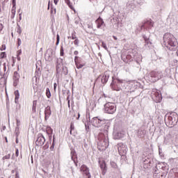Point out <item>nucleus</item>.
Segmentation results:
<instances>
[{"instance_id":"f257e3e1","label":"nucleus","mask_w":178,"mask_h":178,"mask_svg":"<svg viewBox=\"0 0 178 178\" xmlns=\"http://www.w3.org/2000/svg\"><path fill=\"white\" fill-rule=\"evenodd\" d=\"M163 44L170 51H176L178 48L177 39L172 33L164 34Z\"/></svg>"},{"instance_id":"f03ea898","label":"nucleus","mask_w":178,"mask_h":178,"mask_svg":"<svg viewBox=\"0 0 178 178\" xmlns=\"http://www.w3.org/2000/svg\"><path fill=\"white\" fill-rule=\"evenodd\" d=\"M162 77H163L162 72L152 70L147 74V81H149V83H156V81L161 80Z\"/></svg>"},{"instance_id":"7ed1b4c3","label":"nucleus","mask_w":178,"mask_h":178,"mask_svg":"<svg viewBox=\"0 0 178 178\" xmlns=\"http://www.w3.org/2000/svg\"><path fill=\"white\" fill-rule=\"evenodd\" d=\"M97 147L99 151H105L109 147V140L102 134L99 135Z\"/></svg>"},{"instance_id":"20e7f679","label":"nucleus","mask_w":178,"mask_h":178,"mask_svg":"<svg viewBox=\"0 0 178 178\" xmlns=\"http://www.w3.org/2000/svg\"><path fill=\"white\" fill-rule=\"evenodd\" d=\"M104 112L105 113L113 115L116 112V104L112 102H107L104 105Z\"/></svg>"},{"instance_id":"39448f33","label":"nucleus","mask_w":178,"mask_h":178,"mask_svg":"<svg viewBox=\"0 0 178 178\" xmlns=\"http://www.w3.org/2000/svg\"><path fill=\"white\" fill-rule=\"evenodd\" d=\"M151 97L153 101H154V102H156V104L162 101V95L161 94V91L156 89H152Z\"/></svg>"},{"instance_id":"423d86ee","label":"nucleus","mask_w":178,"mask_h":178,"mask_svg":"<svg viewBox=\"0 0 178 178\" xmlns=\"http://www.w3.org/2000/svg\"><path fill=\"white\" fill-rule=\"evenodd\" d=\"M74 63L76 69H83V67L86 65V61L83 60V58L79 56L74 57Z\"/></svg>"},{"instance_id":"0eeeda50","label":"nucleus","mask_w":178,"mask_h":178,"mask_svg":"<svg viewBox=\"0 0 178 178\" xmlns=\"http://www.w3.org/2000/svg\"><path fill=\"white\" fill-rule=\"evenodd\" d=\"M176 118H177V114H170L168 117V120L166 122L168 126L169 127H172V126H175V123H177V120H176Z\"/></svg>"},{"instance_id":"6e6552de","label":"nucleus","mask_w":178,"mask_h":178,"mask_svg":"<svg viewBox=\"0 0 178 178\" xmlns=\"http://www.w3.org/2000/svg\"><path fill=\"white\" fill-rule=\"evenodd\" d=\"M99 168L102 170V173L103 176H105L106 175V172L108 170V167H106V162H105V160L102 159H99Z\"/></svg>"},{"instance_id":"1a4fd4ad","label":"nucleus","mask_w":178,"mask_h":178,"mask_svg":"<svg viewBox=\"0 0 178 178\" xmlns=\"http://www.w3.org/2000/svg\"><path fill=\"white\" fill-rule=\"evenodd\" d=\"M138 86H140V83H138L136 81H134L129 83L128 84L127 87H128L130 92H134L136 91V90H137Z\"/></svg>"},{"instance_id":"9d476101","label":"nucleus","mask_w":178,"mask_h":178,"mask_svg":"<svg viewBox=\"0 0 178 178\" xmlns=\"http://www.w3.org/2000/svg\"><path fill=\"white\" fill-rule=\"evenodd\" d=\"M80 171L81 172L82 175H85L87 176L88 178H91V174L90 173V168L87 167L86 165H82L80 168Z\"/></svg>"},{"instance_id":"9b49d317","label":"nucleus","mask_w":178,"mask_h":178,"mask_svg":"<svg viewBox=\"0 0 178 178\" xmlns=\"http://www.w3.org/2000/svg\"><path fill=\"white\" fill-rule=\"evenodd\" d=\"M44 143H45V138L44 137V135H42V134H38V138L35 141L36 145L41 147V145H44Z\"/></svg>"},{"instance_id":"f8f14e48","label":"nucleus","mask_w":178,"mask_h":178,"mask_svg":"<svg viewBox=\"0 0 178 178\" xmlns=\"http://www.w3.org/2000/svg\"><path fill=\"white\" fill-rule=\"evenodd\" d=\"M101 122H102V120L98 118V117H94L91 120V123L95 127H99L101 126Z\"/></svg>"},{"instance_id":"ddd939ff","label":"nucleus","mask_w":178,"mask_h":178,"mask_svg":"<svg viewBox=\"0 0 178 178\" xmlns=\"http://www.w3.org/2000/svg\"><path fill=\"white\" fill-rule=\"evenodd\" d=\"M95 23L97 24V29H103L105 27V22H104V19L102 18L99 17L96 21Z\"/></svg>"},{"instance_id":"4468645a","label":"nucleus","mask_w":178,"mask_h":178,"mask_svg":"<svg viewBox=\"0 0 178 178\" xmlns=\"http://www.w3.org/2000/svg\"><path fill=\"white\" fill-rule=\"evenodd\" d=\"M142 27H146V29H152V27H154V22H152V19H148L145 22Z\"/></svg>"},{"instance_id":"2eb2a0df","label":"nucleus","mask_w":178,"mask_h":178,"mask_svg":"<svg viewBox=\"0 0 178 178\" xmlns=\"http://www.w3.org/2000/svg\"><path fill=\"white\" fill-rule=\"evenodd\" d=\"M51 106H47L45 108V110H44V119H45V120H47L48 119V118H49L51 116Z\"/></svg>"},{"instance_id":"dca6fc26","label":"nucleus","mask_w":178,"mask_h":178,"mask_svg":"<svg viewBox=\"0 0 178 178\" xmlns=\"http://www.w3.org/2000/svg\"><path fill=\"white\" fill-rule=\"evenodd\" d=\"M108 79H109V74H108V72H104L101 79L102 84H106V83H108Z\"/></svg>"},{"instance_id":"f3484780","label":"nucleus","mask_w":178,"mask_h":178,"mask_svg":"<svg viewBox=\"0 0 178 178\" xmlns=\"http://www.w3.org/2000/svg\"><path fill=\"white\" fill-rule=\"evenodd\" d=\"M115 81V78L113 77V82L111 83V87L113 90H114L115 91H120V89L119 88H116L115 85V83L113 82Z\"/></svg>"},{"instance_id":"a211bd4d","label":"nucleus","mask_w":178,"mask_h":178,"mask_svg":"<svg viewBox=\"0 0 178 178\" xmlns=\"http://www.w3.org/2000/svg\"><path fill=\"white\" fill-rule=\"evenodd\" d=\"M16 15V7H13L11 9L10 19H15Z\"/></svg>"},{"instance_id":"6ab92c4d","label":"nucleus","mask_w":178,"mask_h":178,"mask_svg":"<svg viewBox=\"0 0 178 178\" xmlns=\"http://www.w3.org/2000/svg\"><path fill=\"white\" fill-rule=\"evenodd\" d=\"M46 133L49 136V137H51L53 133L52 128H51V127H47Z\"/></svg>"},{"instance_id":"aec40b11","label":"nucleus","mask_w":178,"mask_h":178,"mask_svg":"<svg viewBox=\"0 0 178 178\" xmlns=\"http://www.w3.org/2000/svg\"><path fill=\"white\" fill-rule=\"evenodd\" d=\"M14 94L15 95V102H17L19 100V98H20V93H19V90H15Z\"/></svg>"},{"instance_id":"412c9836","label":"nucleus","mask_w":178,"mask_h":178,"mask_svg":"<svg viewBox=\"0 0 178 178\" xmlns=\"http://www.w3.org/2000/svg\"><path fill=\"white\" fill-rule=\"evenodd\" d=\"M70 134H71V136H72V134H74V132H73L74 131V124H73V122L70 124Z\"/></svg>"},{"instance_id":"4be33fe9","label":"nucleus","mask_w":178,"mask_h":178,"mask_svg":"<svg viewBox=\"0 0 178 178\" xmlns=\"http://www.w3.org/2000/svg\"><path fill=\"white\" fill-rule=\"evenodd\" d=\"M65 3H67V5L69 6V8H70V9H72V10L74 11V7H73L72 3H70V0H65Z\"/></svg>"},{"instance_id":"5701e85b","label":"nucleus","mask_w":178,"mask_h":178,"mask_svg":"<svg viewBox=\"0 0 178 178\" xmlns=\"http://www.w3.org/2000/svg\"><path fill=\"white\" fill-rule=\"evenodd\" d=\"M166 175H168V171H165V172H163L161 174H159L158 175V177L157 178H165L166 177Z\"/></svg>"},{"instance_id":"b1692460","label":"nucleus","mask_w":178,"mask_h":178,"mask_svg":"<svg viewBox=\"0 0 178 178\" xmlns=\"http://www.w3.org/2000/svg\"><path fill=\"white\" fill-rule=\"evenodd\" d=\"M46 96L47 98H51V90L48 88L46 89Z\"/></svg>"},{"instance_id":"393cba45","label":"nucleus","mask_w":178,"mask_h":178,"mask_svg":"<svg viewBox=\"0 0 178 178\" xmlns=\"http://www.w3.org/2000/svg\"><path fill=\"white\" fill-rule=\"evenodd\" d=\"M111 166L113 167L114 169H118V164L114 161L111 162Z\"/></svg>"},{"instance_id":"a878e982","label":"nucleus","mask_w":178,"mask_h":178,"mask_svg":"<svg viewBox=\"0 0 178 178\" xmlns=\"http://www.w3.org/2000/svg\"><path fill=\"white\" fill-rule=\"evenodd\" d=\"M6 58V52H1L0 54V59H5Z\"/></svg>"},{"instance_id":"bb28decb","label":"nucleus","mask_w":178,"mask_h":178,"mask_svg":"<svg viewBox=\"0 0 178 178\" xmlns=\"http://www.w3.org/2000/svg\"><path fill=\"white\" fill-rule=\"evenodd\" d=\"M60 67H62V65L58 64L56 65V73H60Z\"/></svg>"},{"instance_id":"cd10ccee","label":"nucleus","mask_w":178,"mask_h":178,"mask_svg":"<svg viewBox=\"0 0 178 178\" xmlns=\"http://www.w3.org/2000/svg\"><path fill=\"white\" fill-rule=\"evenodd\" d=\"M13 86L16 87V72L13 74Z\"/></svg>"},{"instance_id":"c85d7f7f","label":"nucleus","mask_w":178,"mask_h":178,"mask_svg":"<svg viewBox=\"0 0 178 178\" xmlns=\"http://www.w3.org/2000/svg\"><path fill=\"white\" fill-rule=\"evenodd\" d=\"M71 155H72V161H74V158H76V151L72 150L71 152Z\"/></svg>"},{"instance_id":"c756f323","label":"nucleus","mask_w":178,"mask_h":178,"mask_svg":"<svg viewBox=\"0 0 178 178\" xmlns=\"http://www.w3.org/2000/svg\"><path fill=\"white\" fill-rule=\"evenodd\" d=\"M36 108H37V101H36V100H34V101L33 102V108H32V109H33V111H35Z\"/></svg>"},{"instance_id":"7c9ffc66","label":"nucleus","mask_w":178,"mask_h":178,"mask_svg":"<svg viewBox=\"0 0 178 178\" xmlns=\"http://www.w3.org/2000/svg\"><path fill=\"white\" fill-rule=\"evenodd\" d=\"M71 38H72V40H77V36L76 35V32H74L73 33H72Z\"/></svg>"},{"instance_id":"2f4dec72","label":"nucleus","mask_w":178,"mask_h":178,"mask_svg":"<svg viewBox=\"0 0 178 178\" xmlns=\"http://www.w3.org/2000/svg\"><path fill=\"white\" fill-rule=\"evenodd\" d=\"M74 44L76 47H79V44H80V40H79L78 39H75L74 41Z\"/></svg>"},{"instance_id":"473e14b6","label":"nucleus","mask_w":178,"mask_h":178,"mask_svg":"<svg viewBox=\"0 0 178 178\" xmlns=\"http://www.w3.org/2000/svg\"><path fill=\"white\" fill-rule=\"evenodd\" d=\"M5 159H10V154H7L3 157V161H5Z\"/></svg>"},{"instance_id":"72a5a7b5","label":"nucleus","mask_w":178,"mask_h":178,"mask_svg":"<svg viewBox=\"0 0 178 178\" xmlns=\"http://www.w3.org/2000/svg\"><path fill=\"white\" fill-rule=\"evenodd\" d=\"M60 56H63V55H65V52H64V50H63V47H61V48H60Z\"/></svg>"},{"instance_id":"f704fd0d","label":"nucleus","mask_w":178,"mask_h":178,"mask_svg":"<svg viewBox=\"0 0 178 178\" xmlns=\"http://www.w3.org/2000/svg\"><path fill=\"white\" fill-rule=\"evenodd\" d=\"M102 47L104 49H108V47H106V43H104V42H102Z\"/></svg>"},{"instance_id":"c9c22d12","label":"nucleus","mask_w":178,"mask_h":178,"mask_svg":"<svg viewBox=\"0 0 178 178\" xmlns=\"http://www.w3.org/2000/svg\"><path fill=\"white\" fill-rule=\"evenodd\" d=\"M127 59H128L129 62H131V60H133L130 55H127Z\"/></svg>"},{"instance_id":"e433bc0d","label":"nucleus","mask_w":178,"mask_h":178,"mask_svg":"<svg viewBox=\"0 0 178 178\" xmlns=\"http://www.w3.org/2000/svg\"><path fill=\"white\" fill-rule=\"evenodd\" d=\"M56 38H57V40H56V45H58L59 44V40H60L59 35H57Z\"/></svg>"},{"instance_id":"4c0bfd02","label":"nucleus","mask_w":178,"mask_h":178,"mask_svg":"<svg viewBox=\"0 0 178 178\" xmlns=\"http://www.w3.org/2000/svg\"><path fill=\"white\" fill-rule=\"evenodd\" d=\"M13 8H16V0H13Z\"/></svg>"},{"instance_id":"58836bf2","label":"nucleus","mask_w":178,"mask_h":178,"mask_svg":"<svg viewBox=\"0 0 178 178\" xmlns=\"http://www.w3.org/2000/svg\"><path fill=\"white\" fill-rule=\"evenodd\" d=\"M15 156H19V149H15Z\"/></svg>"},{"instance_id":"ea45409f","label":"nucleus","mask_w":178,"mask_h":178,"mask_svg":"<svg viewBox=\"0 0 178 178\" xmlns=\"http://www.w3.org/2000/svg\"><path fill=\"white\" fill-rule=\"evenodd\" d=\"M3 66V72H6V63H4Z\"/></svg>"},{"instance_id":"a19ab883","label":"nucleus","mask_w":178,"mask_h":178,"mask_svg":"<svg viewBox=\"0 0 178 178\" xmlns=\"http://www.w3.org/2000/svg\"><path fill=\"white\" fill-rule=\"evenodd\" d=\"M116 81H117V83H123V80L119 79H116Z\"/></svg>"},{"instance_id":"79ce46f5","label":"nucleus","mask_w":178,"mask_h":178,"mask_svg":"<svg viewBox=\"0 0 178 178\" xmlns=\"http://www.w3.org/2000/svg\"><path fill=\"white\" fill-rule=\"evenodd\" d=\"M2 30H3V25L2 24H0V33Z\"/></svg>"},{"instance_id":"37998d69","label":"nucleus","mask_w":178,"mask_h":178,"mask_svg":"<svg viewBox=\"0 0 178 178\" xmlns=\"http://www.w3.org/2000/svg\"><path fill=\"white\" fill-rule=\"evenodd\" d=\"M74 55H75V56H77V55H79V51H77V50L74 51Z\"/></svg>"},{"instance_id":"c03bdc74","label":"nucleus","mask_w":178,"mask_h":178,"mask_svg":"<svg viewBox=\"0 0 178 178\" xmlns=\"http://www.w3.org/2000/svg\"><path fill=\"white\" fill-rule=\"evenodd\" d=\"M15 178H20V177L19 176V172H16L15 173Z\"/></svg>"},{"instance_id":"a18cd8bd","label":"nucleus","mask_w":178,"mask_h":178,"mask_svg":"<svg viewBox=\"0 0 178 178\" xmlns=\"http://www.w3.org/2000/svg\"><path fill=\"white\" fill-rule=\"evenodd\" d=\"M56 87H58V85L56 83H54V91H56Z\"/></svg>"},{"instance_id":"49530a36","label":"nucleus","mask_w":178,"mask_h":178,"mask_svg":"<svg viewBox=\"0 0 178 178\" xmlns=\"http://www.w3.org/2000/svg\"><path fill=\"white\" fill-rule=\"evenodd\" d=\"M17 41H18V45H20V44H22V40H20V38H18Z\"/></svg>"},{"instance_id":"de8ad7c7","label":"nucleus","mask_w":178,"mask_h":178,"mask_svg":"<svg viewBox=\"0 0 178 178\" xmlns=\"http://www.w3.org/2000/svg\"><path fill=\"white\" fill-rule=\"evenodd\" d=\"M59 2V0H54V3L55 5H58V3Z\"/></svg>"},{"instance_id":"09e8293b","label":"nucleus","mask_w":178,"mask_h":178,"mask_svg":"<svg viewBox=\"0 0 178 178\" xmlns=\"http://www.w3.org/2000/svg\"><path fill=\"white\" fill-rule=\"evenodd\" d=\"M15 142H16V144H19V138H16Z\"/></svg>"},{"instance_id":"8fccbe9b","label":"nucleus","mask_w":178,"mask_h":178,"mask_svg":"<svg viewBox=\"0 0 178 178\" xmlns=\"http://www.w3.org/2000/svg\"><path fill=\"white\" fill-rule=\"evenodd\" d=\"M67 104H68V108H70V100H68Z\"/></svg>"},{"instance_id":"3c124183","label":"nucleus","mask_w":178,"mask_h":178,"mask_svg":"<svg viewBox=\"0 0 178 178\" xmlns=\"http://www.w3.org/2000/svg\"><path fill=\"white\" fill-rule=\"evenodd\" d=\"M103 97H104V98H108V95L103 94Z\"/></svg>"},{"instance_id":"603ef678","label":"nucleus","mask_w":178,"mask_h":178,"mask_svg":"<svg viewBox=\"0 0 178 178\" xmlns=\"http://www.w3.org/2000/svg\"><path fill=\"white\" fill-rule=\"evenodd\" d=\"M3 49H5V46H3V45H2L1 50L3 51Z\"/></svg>"},{"instance_id":"864d4df0","label":"nucleus","mask_w":178,"mask_h":178,"mask_svg":"<svg viewBox=\"0 0 178 178\" xmlns=\"http://www.w3.org/2000/svg\"><path fill=\"white\" fill-rule=\"evenodd\" d=\"M113 39L115 40H118V38H117L116 36H113Z\"/></svg>"},{"instance_id":"5fc2aeb1","label":"nucleus","mask_w":178,"mask_h":178,"mask_svg":"<svg viewBox=\"0 0 178 178\" xmlns=\"http://www.w3.org/2000/svg\"><path fill=\"white\" fill-rule=\"evenodd\" d=\"M6 143H8V138L6 137Z\"/></svg>"},{"instance_id":"6e6d98bb","label":"nucleus","mask_w":178,"mask_h":178,"mask_svg":"<svg viewBox=\"0 0 178 178\" xmlns=\"http://www.w3.org/2000/svg\"><path fill=\"white\" fill-rule=\"evenodd\" d=\"M11 173H15V170H13L11 171Z\"/></svg>"},{"instance_id":"4d7b16f0","label":"nucleus","mask_w":178,"mask_h":178,"mask_svg":"<svg viewBox=\"0 0 178 178\" xmlns=\"http://www.w3.org/2000/svg\"><path fill=\"white\" fill-rule=\"evenodd\" d=\"M79 118H80V113H78V118L77 119H79Z\"/></svg>"},{"instance_id":"13d9d810","label":"nucleus","mask_w":178,"mask_h":178,"mask_svg":"<svg viewBox=\"0 0 178 178\" xmlns=\"http://www.w3.org/2000/svg\"><path fill=\"white\" fill-rule=\"evenodd\" d=\"M48 9H49V4H48Z\"/></svg>"},{"instance_id":"bf43d9fd","label":"nucleus","mask_w":178,"mask_h":178,"mask_svg":"<svg viewBox=\"0 0 178 178\" xmlns=\"http://www.w3.org/2000/svg\"><path fill=\"white\" fill-rule=\"evenodd\" d=\"M12 37H13V33H11Z\"/></svg>"},{"instance_id":"052dcab7","label":"nucleus","mask_w":178,"mask_h":178,"mask_svg":"<svg viewBox=\"0 0 178 178\" xmlns=\"http://www.w3.org/2000/svg\"><path fill=\"white\" fill-rule=\"evenodd\" d=\"M12 159H13V156H12Z\"/></svg>"},{"instance_id":"680f3d73","label":"nucleus","mask_w":178,"mask_h":178,"mask_svg":"<svg viewBox=\"0 0 178 178\" xmlns=\"http://www.w3.org/2000/svg\"><path fill=\"white\" fill-rule=\"evenodd\" d=\"M0 12H1V10H0Z\"/></svg>"}]
</instances>
